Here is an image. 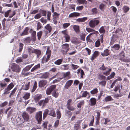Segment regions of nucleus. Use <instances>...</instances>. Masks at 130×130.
Returning a JSON list of instances; mask_svg holds the SVG:
<instances>
[{
    "instance_id": "9",
    "label": "nucleus",
    "mask_w": 130,
    "mask_h": 130,
    "mask_svg": "<svg viewBox=\"0 0 130 130\" xmlns=\"http://www.w3.org/2000/svg\"><path fill=\"white\" fill-rule=\"evenodd\" d=\"M47 81L45 80H41L39 82L38 86L40 88H42L45 86L47 84Z\"/></svg>"
},
{
    "instance_id": "51",
    "label": "nucleus",
    "mask_w": 130,
    "mask_h": 130,
    "mask_svg": "<svg viewBox=\"0 0 130 130\" xmlns=\"http://www.w3.org/2000/svg\"><path fill=\"white\" fill-rule=\"evenodd\" d=\"M42 32L41 31L37 33V36L38 37V40H40L41 37Z\"/></svg>"
},
{
    "instance_id": "23",
    "label": "nucleus",
    "mask_w": 130,
    "mask_h": 130,
    "mask_svg": "<svg viewBox=\"0 0 130 130\" xmlns=\"http://www.w3.org/2000/svg\"><path fill=\"white\" fill-rule=\"evenodd\" d=\"M106 28L105 26H103L101 27L99 30L100 34H104L105 32V29Z\"/></svg>"
},
{
    "instance_id": "10",
    "label": "nucleus",
    "mask_w": 130,
    "mask_h": 130,
    "mask_svg": "<svg viewBox=\"0 0 130 130\" xmlns=\"http://www.w3.org/2000/svg\"><path fill=\"white\" fill-rule=\"evenodd\" d=\"M59 14L56 12H54L53 15V21L54 24H56L57 23V21L59 19Z\"/></svg>"
},
{
    "instance_id": "6",
    "label": "nucleus",
    "mask_w": 130,
    "mask_h": 130,
    "mask_svg": "<svg viewBox=\"0 0 130 130\" xmlns=\"http://www.w3.org/2000/svg\"><path fill=\"white\" fill-rule=\"evenodd\" d=\"M14 85L12 83H11L7 86L4 90V94H7L9 93H10V90L12 89L14 87Z\"/></svg>"
},
{
    "instance_id": "56",
    "label": "nucleus",
    "mask_w": 130,
    "mask_h": 130,
    "mask_svg": "<svg viewBox=\"0 0 130 130\" xmlns=\"http://www.w3.org/2000/svg\"><path fill=\"white\" fill-rule=\"evenodd\" d=\"M64 38H65V42H68L70 41V37L69 35H64Z\"/></svg>"
},
{
    "instance_id": "2",
    "label": "nucleus",
    "mask_w": 130,
    "mask_h": 130,
    "mask_svg": "<svg viewBox=\"0 0 130 130\" xmlns=\"http://www.w3.org/2000/svg\"><path fill=\"white\" fill-rule=\"evenodd\" d=\"M61 46L62 48L61 52L63 55H64L67 53L70 49L69 45L68 44L65 43L62 44Z\"/></svg>"
},
{
    "instance_id": "28",
    "label": "nucleus",
    "mask_w": 130,
    "mask_h": 130,
    "mask_svg": "<svg viewBox=\"0 0 130 130\" xmlns=\"http://www.w3.org/2000/svg\"><path fill=\"white\" fill-rule=\"evenodd\" d=\"M70 72L69 71L67 72L66 73H63V77L64 78H65L67 77H68V79H70L71 78V77L70 76Z\"/></svg>"
},
{
    "instance_id": "47",
    "label": "nucleus",
    "mask_w": 130,
    "mask_h": 130,
    "mask_svg": "<svg viewBox=\"0 0 130 130\" xmlns=\"http://www.w3.org/2000/svg\"><path fill=\"white\" fill-rule=\"evenodd\" d=\"M35 50V49L31 47H29L28 49V52L30 53H34Z\"/></svg>"
},
{
    "instance_id": "48",
    "label": "nucleus",
    "mask_w": 130,
    "mask_h": 130,
    "mask_svg": "<svg viewBox=\"0 0 130 130\" xmlns=\"http://www.w3.org/2000/svg\"><path fill=\"white\" fill-rule=\"evenodd\" d=\"M106 83V81L105 80L99 82V84L102 86L105 87Z\"/></svg>"
},
{
    "instance_id": "45",
    "label": "nucleus",
    "mask_w": 130,
    "mask_h": 130,
    "mask_svg": "<svg viewBox=\"0 0 130 130\" xmlns=\"http://www.w3.org/2000/svg\"><path fill=\"white\" fill-rule=\"evenodd\" d=\"M29 32L30 33H31V37L36 36V32L35 31H33L32 29L31 28L30 29Z\"/></svg>"
},
{
    "instance_id": "14",
    "label": "nucleus",
    "mask_w": 130,
    "mask_h": 130,
    "mask_svg": "<svg viewBox=\"0 0 130 130\" xmlns=\"http://www.w3.org/2000/svg\"><path fill=\"white\" fill-rule=\"evenodd\" d=\"M29 29V28L28 27H26L22 33L20 34V36H22L28 35L29 34L28 31Z\"/></svg>"
},
{
    "instance_id": "8",
    "label": "nucleus",
    "mask_w": 130,
    "mask_h": 130,
    "mask_svg": "<svg viewBox=\"0 0 130 130\" xmlns=\"http://www.w3.org/2000/svg\"><path fill=\"white\" fill-rule=\"evenodd\" d=\"M22 117L24 120L28 121L29 119V115L25 111L23 112L21 114Z\"/></svg>"
},
{
    "instance_id": "62",
    "label": "nucleus",
    "mask_w": 130,
    "mask_h": 130,
    "mask_svg": "<svg viewBox=\"0 0 130 130\" xmlns=\"http://www.w3.org/2000/svg\"><path fill=\"white\" fill-rule=\"evenodd\" d=\"M70 25V23H65L63 24V27L64 29H66Z\"/></svg>"
},
{
    "instance_id": "26",
    "label": "nucleus",
    "mask_w": 130,
    "mask_h": 130,
    "mask_svg": "<svg viewBox=\"0 0 130 130\" xmlns=\"http://www.w3.org/2000/svg\"><path fill=\"white\" fill-rule=\"evenodd\" d=\"M30 95V94L29 92H25L22 98L25 100H27L29 98Z\"/></svg>"
},
{
    "instance_id": "46",
    "label": "nucleus",
    "mask_w": 130,
    "mask_h": 130,
    "mask_svg": "<svg viewBox=\"0 0 130 130\" xmlns=\"http://www.w3.org/2000/svg\"><path fill=\"white\" fill-rule=\"evenodd\" d=\"M86 30L87 32H95L96 33H99L97 31H95L94 29H92L90 28H87L86 29Z\"/></svg>"
},
{
    "instance_id": "32",
    "label": "nucleus",
    "mask_w": 130,
    "mask_h": 130,
    "mask_svg": "<svg viewBox=\"0 0 130 130\" xmlns=\"http://www.w3.org/2000/svg\"><path fill=\"white\" fill-rule=\"evenodd\" d=\"M61 69L62 70H67L69 69V67L68 64H63L61 66Z\"/></svg>"
},
{
    "instance_id": "20",
    "label": "nucleus",
    "mask_w": 130,
    "mask_h": 130,
    "mask_svg": "<svg viewBox=\"0 0 130 130\" xmlns=\"http://www.w3.org/2000/svg\"><path fill=\"white\" fill-rule=\"evenodd\" d=\"M50 74L48 72H46L43 73L41 76L40 78L43 79L48 78Z\"/></svg>"
},
{
    "instance_id": "60",
    "label": "nucleus",
    "mask_w": 130,
    "mask_h": 130,
    "mask_svg": "<svg viewBox=\"0 0 130 130\" xmlns=\"http://www.w3.org/2000/svg\"><path fill=\"white\" fill-rule=\"evenodd\" d=\"M105 6V5L103 4H101L99 5V8L102 11H104V8Z\"/></svg>"
},
{
    "instance_id": "13",
    "label": "nucleus",
    "mask_w": 130,
    "mask_h": 130,
    "mask_svg": "<svg viewBox=\"0 0 130 130\" xmlns=\"http://www.w3.org/2000/svg\"><path fill=\"white\" fill-rule=\"evenodd\" d=\"M118 38V36L116 35H113L110 42V45H112L115 43V41L117 40Z\"/></svg>"
},
{
    "instance_id": "30",
    "label": "nucleus",
    "mask_w": 130,
    "mask_h": 130,
    "mask_svg": "<svg viewBox=\"0 0 130 130\" xmlns=\"http://www.w3.org/2000/svg\"><path fill=\"white\" fill-rule=\"evenodd\" d=\"M76 2L78 4H86L87 1L85 0H77Z\"/></svg>"
},
{
    "instance_id": "3",
    "label": "nucleus",
    "mask_w": 130,
    "mask_h": 130,
    "mask_svg": "<svg viewBox=\"0 0 130 130\" xmlns=\"http://www.w3.org/2000/svg\"><path fill=\"white\" fill-rule=\"evenodd\" d=\"M56 85H52L47 88L46 90L47 94L49 95L51 94V93L56 90Z\"/></svg>"
},
{
    "instance_id": "1",
    "label": "nucleus",
    "mask_w": 130,
    "mask_h": 130,
    "mask_svg": "<svg viewBox=\"0 0 130 130\" xmlns=\"http://www.w3.org/2000/svg\"><path fill=\"white\" fill-rule=\"evenodd\" d=\"M99 69L100 70L103 71H104L106 69H108L106 71L103 73V74L106 76L109 75L110 73V72L111 71V68H108L107 67H105L104 63L102 64V66L99 68Z\"/></svg>"
},
{
    "instance_id": "39",
    "label": "nucleus",
    "mask_w": 130,
    "mask_h": 130,
    "mask_svg": "<svg viewBox=\"0 0 130 130\" xmlns=\"http://www.w3.org/2000/svg\"><path fill=\"white\" fill-rule=\"evenodd\" d=\"M57 90L56 89L55 91H54L52 93V96L55 98H57L59 95V93L58 92H57Z\"/></svg>"
},
{
    "instance_id": "7",
    "label": "nucleus",
    "mask_w": 130,
    "mask_h": 130,
    "mask_svg": "<svg viewBox=\"0 0 130 130\" xmlns=\"http://www.w3.org/2000/svg\"><path fill=\"white\" fill-rule=\"evenodd\" d=\"M50 97H49L45 98L44 100H41L39 103L40 105L41 106L42 105L44 106L46 105L47 103L50 100Z\"/></svg>"
},
{
    "instance_id": "15",
    "label": "nucleus",
    "mask_w": 130,
    "mask_h": 130,
    "mask_svg": "<svg viewBox=\"0 0 130 130\" xmlns=\"http://www.w3.org/2000/svg\"><path fill=\"white\" fill-rule=\"evenodd\" d=\"M12 68L14 71L19 72H20V68L19 66L17 64H15L12 67Z\"/></svg>"
},
{
    "instance_id": "40",
    "label": "nucleus",
    "mask_w": 130,
    "mask_h": 130,
    "mask_svg": "<svg viewBox=\"0 0 130 130\" xmlns=\"http://www.w3.org/2000/svg\"><path fill=\"white\" fill-rule=\"evenodd\" d=\"M85 103V101L84 100H82L78 104L77 107L78 108H80L82 106L84 105Z\"/></svg>"
},
{
    "instance_id": "63",
    "label": "nucleus",
    "mask_w": 130,
    "mask_h": 130,
    "mask_svg": "<svg viewBox=\"0 0 130 130\" xmlns=\"http://www.w3.org/2000/svg\"><path fill=\"white\" fill-rule=\"evenodd\" d=\"M72 68L73 70H76L79 67V66L77 65L73 64H71Z\"/></svg>"
},
{
    "instance_id": "16",
    "label": "nucleus",
    "mask_w": 130,
    "mask_h": 130,
    "mask_svg": "<svg viewBox=\"0 0 130 130\" xmlns=\"http://www.w3.org/2000/svg\"><path fill=\"white\" fill-rule=\"evenodd\" d=\"M36 110V109L34 107H28L26 108V110L30 113H32L35 111Z\"/></svg>"
},
{
    "instance_id": "41",
    "label": "nucleus",
    "mask_w": 130,
    "mask_h": 130,
    "mask_svg": "<svg viewBox=\"0 0 130 130\" xmlns=\"http://www.w3.org/2000/svg\"><path fill=\"white\" fill-rule=\"evenodd\" d=\"M7 84L5 82H1L0 83V86L1 90L4 89V88L6 86Z\"/></svg>"
},
{
    "instance_id": "11",
    "label": "nucleus",
    "mask_w": 130,
    "mask_h": 130,
    "mask_svg": "<svg viewBox=\"0 0 130 130\" xmlns=\"http://www.w3.org/2000/svg\"><path fill=\"white\" fill-rule=\"evenodd\" d=\"M73 82V80H72L67 81L64 86V89H68L72 84Z\"/></svg>"
},
{
    "instance_id": "37",
    "label": "nucleus",
    "mask_w": 130,
    "mask_h": 130,
    "mask_svg": "<svg viewBox=\"0 0 130 130\" xmlns=\"http://www.w3.org/2000/svg\"><path fill=\"white\" fill-rule=\"evenodd\" d=\"M129 7L127 6H124L123 8L122 9L124 13H126L129 10Z\"/></svg>"
},
{
    "instance_id": "38",
    "label": "nucleus",
    "mask_w": 130,
    "mask_h": 130,
    "mask_svg": "<svg viewBox=\"0 0 130 130\" xmlns=\"http://www.w3.org/2000/svg\"><path fill=\"white\" fill-rule=\"evenodd\" d=\"M56 113L57 119H59L61 116V113L59 109H57L56 111Z\"/></svg>"
},
{
    "instance_id": "21",
    "label": "nucleus",
    "mask_w": 130,
    "mask_h": 130,
    "mask_svg": "<svg viewBox=\"0 0 130 130\" xmlns=\"http://www.w3.org/2000/svg\"><path fill=\"white\" fill-rule=\"evenodd\" d=\"M44 28L46 29V30H47L48 33H50L52 30V27L49 24H47L45 26Z\"/></svg>"
},
{
    "instance_id": "49",
    "label": "nucleus",
    "mask_w": 130,
    "mask_h": 130,
    "mask_svg": "<svg viewBox=\"0 0 130 130\" xmlns=\"http://www.w3.org/2000/svg\"><path fill=\"white\" fill-rule=\"evenodd\" d=\"M113 99L110 96H108L106 97L105 99V101L107 102L109 101H113Z\"/></svg>"
},
{
    "instance_id": "5",
    "label": "nucleus",
    "mask_w": 130,
    "mask_h": 130,
    "mask_svg": "<svg viewBox=\"0 0 130 130\" xmlns=\"http://www.w3.org/2000/svg\"><path fill=\"white\" fill-rule=\"evenodd\" d=\"M100 22L98 20H91L89 23V25L91 28H94Z\"/></svg>"
},
{
    "instance_id": "31",
    "label": "nucleus",
    "mask_w": 130,
    "mask_h": 130,
    "mask_svg": "<svg viewBox=\"0 0 130 130\" xmlns=\"http://www.w3.org/2000/svg\"><path fill=\"white\" fill-rule=\"evenodd\" d=\"M48 115L51 116L53 117H55L56 116L55 112L54 110L52 109L51 110Z\"/></svg>"
},
{
    "instance_id": "27",
    "label": "nucleus",
    "mask_w": 130,
    "mask_h": 130,
    "mask_svg": "<svg viewBox=\"0 0 130 130\" xmlns=\"http://www.w3.org/2000/svg\"><path fill=\"white\" fill-rule=\"evenodd\" d=\"M98 92V89L96 88H95L91 91L90 93L92 95H94L97 94Z\"/></svg>"
},
{
    "instance_id": "58",
    "label": "nucleus",
    "mask_w": 130,
    "mask_h": 130,
    "mask_svg": "<svg viewBox=\"0 0 130 130\" xmlns=\"http://www.w3.org/2000/svg\"><path fill=\"white\" fill-rule=\"evenodd\" d=\"M101 111L98 110L96 112V113L97 114V115H96V119H99L100 118V116L101 115L100 113L101 112Z\"/></svg>"
},
{
    "instance_id": "34",
    "label": "nucleus",
    "mask_w": 130,
    "mask_h": 130,
    "mask_svg": "<svg viewBox=\"0 0 130 130\" xmlns=\"http://www.w3.org/2000/svg\"><path fill=\"white\" fill-rule=\"evenodd\" d=\"M63 60L62 59H58L54 62V64H55L59 65H60L62 62Z\"/></svg>"
},
{
    "instance_id": "52",
    "label": "nucleus",
    "mask_w": 130,
    "mask_h": 130,
    "mask_svg": "<svg viewBox=\"0 0 130 130\" xmlns=\"http://www.w3.org/2000/svg\"><path fill=\"white\" fill-rule=\"evenodd\" d=\"M89 93L87 91H85L83 92L82 95V97H86L87 95H89Z\"/></svg>"
},
{
    "instance_id": "18",
    "label": "nucleus",
    "mask_w": 130,
    "mask_h": 130,
    "mask_svg": "<svg viewBox=\"0 0 130 130\" xmlns=\"http://www.w3.org/2000/svg\"><path fill=\"white\" fill-rule=\"evenodd\" d=\"M80 13L78 12H74L70 13L69 15V17L70 18L74 17H77L79 16Z\"/></svg>"
},
{
    "instance_id": "25",
    "label": "nucleus",
    "mask_w": 130,
    "mask_h": 130,
    "mask_svg": "<svg viewBox=\"0 0 130 130\" xmlns=\"http://www.w3.org/2000/svg\"><path fill=\"white\" fill-rule=\"evenodd\" d=\"M73 27L74 30L77 34H79L80 31L79 26L78 25H74L73 26Z\"/></svg>"
},
{
    "instance_id": "42",
    "label": "nucleus",
    "mask_w": 130,
    "mask_h": 130,
    "mask_svg": "<svg viewBox=\"0 0 130 130\" xmlns=\"http://www.w3.org/2000/svg\"><path fill=\"white\" fill-rule=\"evenodd\" d=\"M40 13L43 16L45 17L46 15V11L44 10L40 9Z\"/></svg>"
},
{
    "instance_id": "61",
    "label": "nucleus",
    "mask_w": 130,
    "mask_h": 130,
    "mask_svg": "<svg viewBox=\"0 0 130 130\" xmlns=\"http://www.w3.org/2000/svg\"><path fill=\"white\" fill-rule=\"evenodd\" d=\"M59 120H57L55 122L54 127L56 128L57 127L59 124Z\"/></svg>"
},
{
    "instance_id": "44",
    "label": "nucleus",
    "mask_w": 130,
    "mask_h": 130,
    "mask_svg": "<svg viewBox=\"0 0 130 130\" xmlns=\"http://www.w3.org/2000/svg\"><path fill=\"white\" fill-rule=\"evenodd\" d=\"M120 48V46L119 44H115L112 47V48L115 50H119Z\"/></svg>"
},
{
    "instance_id": "22",
    "label": "nucleus",
    "mask_w": 130,
    "mask_h": 130,
    "mask_svg": "<svg viewBox=\"0 0 130 130\" xmlns=\"http://www.w3.org/2000/svg\"><path fill=\"white\" fill-rule=\"evenodd\" d=\"M110 54L109 50L107 49L105 50L103 53H101V55L103 56H107L109 55Z\"/></svg>"
},
{
    "instance_id": "29",
    "label": "nucleus",
    "mask_w": 130,
    "mask_h": 130,
    "mask_svg": "<svg viewBox=\"0 0 130 130\" xmlns=\"http://www.w3.org/2000/svg\"><path fill=\"white\" fill-rule=\"evenodd\" d=\"M87 19L86 17H84L81 18H78L76 19V21L79 22H85Z\"/></svg>"
},
{
    "instance_id": "50",
    "label": "nucleus",
    "mask_w": 130,
    "mask_h": 130,
    "mask_svg": "<svg viewBox=\"0 0 130 130\" xmlns=\"http://www.w3.org/2000/svg\"><path fill=\"white\" fill-rule=\"evenodd\" d=\"M37 87V83L36 81H35L33 87V89L31 91L32 92H34L36 89Z\"/></svg>"
},
{
    "instance_id": "19",
    "label": "nucleus",
    "mask_w": 130,
    "mask_h": 130,
    "mask_svg": "<svg viewBox=\"0 0 130 130\" xmlns=\"http://www.w3.org/2000/svg\"><path fill=\"white\" fill-rule=\"evenodd\" d=\"M99 55V52L95 51L92 56L91 59L92 61H93Z\"/></svg>"
},
{
    "instance_id": "57",
    "label": "nucleus",
    "mask_w": 130,
    "mask_h": 130,
    "mask_svg": "<svg viewBox=\"0 0 130 130\" xmlns=\"http://www.w3.org/2000/svg\"><path fill=\"white\" fill-rule=\"evenodd\" d=\"M23 46L24 44L22 43H19V52H21L22 51Z\"/></svg>"
},
{
    "instance_id": "17",
    "label": "nucleus",
    "mask_w": 130,
    "mask_h": 130,
    "mask_svg": "<svg viewBox=\"0 0 130 130\" xmlns=\"http://www.w3.org/2000/svg\"><path fill=\"white\" fill-rule=\"evenodd\" d=\"M89 101L90 102V106H94L96 103V99L94 98H92Z\"/></svg>"
},
{
    "instance_id": "24",
    "label": "nucleus",
    "mask_w": 130,
    "mask_h": 130,
    "mask_svg": "<svg viewBox=\"0 0 130 130\" xmlns=\"http://www.w3.org/2000/svg\"><path fill=\"white\" fill-rule=\"evenodd\" d=\"M40 67V63H38L37 65L34 66L31 69V72L35 71L36 70L39 69Z\"/></svg>"
},
{
    "instance_id": "35",
    "label": "nucleus",
    "mask_w": 130,
    "mask_h": 130,
    "mask_svg": "<svg viewBox=\"0 0 130 130\" xmlns=\"http://www.w3.org/2000/svg\"><path fill=\"white\" fill-rule=\"evenodd\" d=\"M48 112L49 110L48 109H46L45 110L43 115V120L45 118L47 117L48 113Z\"/></svg>"
},
{
    "instance_id": "43",
    "label": "nucleus",
    "mask_w": 130,
    "mask_h": 130,
    "mask_svg": "<svg viewBox=\"0 0 130 130\" xmlns=\"http://www.w3.org/2000/svg\"><path fill=\"white\" fill-rule=\"evenodd\" d=\"M34 53L36 54L37 56V57H39L41 54L40 50L38 49H35Z\"/></svg>"
},
{
    "instance_id": "12",
    "label": "nucleus",
    "mask_w": 130,
    "mask_h": 130,
    "mask_svg": "<svg viewBox=\"0 0 130 130\" xmlns=\"http://www.w3.org/2000/svg\"><path fill=\"white\" fill-rule=\"evenodd\" d=\"M81 120H79L77 121L74 125V129L75 130H78L80 128V125Z\"/></svg>"
},
{
    "instance_id": "59",
    "label": "nucleus",
    "mask_w": 130,
    "mask_h": 130,
    "mask_svg": "<svg viewBox=\"0 0 130 130\" xmlns=\"http://www.w3.org/2000/svg\"><path fill=\"white\" fill-rule=\"evenodd\" d=\"M95 46L96 47H99L100 44V39H98L96 41L95 43Z\"/></svg>"
},
{
    "instance_id": "36",
    "label": "nucleus",
    "mask_w": 130,
    "mask_h": 130,
    "mask_svg": "<svg viewBox=\"0 0 130 130\" xmlns=\"http://www.w3.org/2000/svg\"><path fill=\"white\" fill-rule=\"evenodd\" d=\"M106 78V76L101 74H99L98 75L97 77V78L99 79L102 80H105Z\"/></svg>"
},
{
    "instance_id": "4",
    "label": "nucleus",
    "mask_w": 130,
    "mask_h": 130,
    "mask_svg": "<svg viewBox=\"0 0 130 130\" xmlns=\"http://www.w3.org/2000/svg\"><path fill=\"white\" fill-rule=\"evenodd\" d=\"M42 112L41 111H39L37 112L35 115V118L39 124H40L42 121Z\"/></svg>"
},
{
    "instance_id": "33",
    "label": "nucleus",
    "mask_w": 130,
    "mask_h": 130,
    "mask_svg": "<svg viewBox=\"0 0 130 130\" xmlns=\"http://www.w3.org/2000/svg\"><path fill=\"white\" fill-rule=\"evenodd\" d=\"M41 98L42 95L41 94H37L35 95L34 99L36 101H37L41 99Z\"/></svg>"
},
{
    "instance_id": "64",
    "label": "nucleus",
    "mask_w": 130,
    "mask_h": 130,
    "mask_svg": "<svg viewBox=\"0 0 130 130\" xmlns=\"http://www.w3.org/2000/svg\"><path fill=\"white\" fill-rule=\"evenodd\" d=\"M8 102H7L5 101L3 103H2L0 105V107H3L7 105Z\"/></svg>"
},
{
    "instance_id": "53",
    "label": "nucleus",
    "mask_w": 130,
    "mask_h": 130,
    "mask_svg": "<svg viewBox=\"0 0 130 130\" xmlns=\"http://www.w3.org/2000/svg\"><path fill=\"white\" fill-rule=\"evenodd\" d=\"M30 82H29L27 84H26L24 86V89L26 90H28L29 88V86L30 85Z\"/></svg>"
},
{
    "instance_id": "54",
    "label": "nucleus",
    "mask_w": 130,
    "mask_h": 130,
    "mask_svg": "<svg viewBox=\"0 0 130 130\" xmlns=\"http://www.w3.org/2000/svg\"><path fill=\"white\" fill-rule=\"evenodd\" d=\"M67 108L69 110L71 111H73L75 110V108L71 105L67 106Z\"/></svg>"
},
{
    "instance_id": "55",
    "label": "nucleus",
    "mask_w": 130,
    "mask_h": 130,
    "mask_svg": "<svg viewBox=\"0 0 130 130\" xmlns=\"http://www.w3.org/2000/svg\"><path fill=\"white\" fill-rule=\"evenodd\" d=\"M24 39V41L26 43H30L31 41V38L30 37H27Z\"/></svg>"
}]
</instances>
